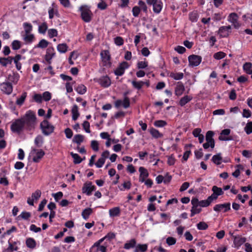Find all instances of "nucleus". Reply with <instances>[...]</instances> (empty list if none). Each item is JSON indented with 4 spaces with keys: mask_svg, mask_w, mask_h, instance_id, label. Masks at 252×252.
I'll return each mask as SVG.
<instances>
[{
    "mask_svg": "<svg viewBox=\"0 0 252 252\" xmlns=\"http://www.w3.org/2000/svg\"><path fill=\"white\" fill-rule=\"evenodd\" d=\"M21 119L24 121V126H26L28 129L31 130L34 128L36 123V117L32 111H28L24 117Z\"/></svg>",
    "mask_w": 252,
    "mask_h": 252,
    "instance_id": "obj_1",
    "label": "nucleus"
},
{
    "mask_svg": "<svg viewBox=\"0 0 252 252\" xmlns=\"http://www.w3.org/2000/svg\"><path fill=\"white\" fill-rule=\"evenodd\" d=\"M42 133L45 135H49L53 132L54 126L48 121L43 120L40 125Z\"/></svg>",
    "mask_w": 252,
    "mask_h": 252,
    "instance_id": "obj_2",
    "label": "nucleus"
},
{
    "mask_svg": "<svg viewBox=\"0 0 252 252\" xmlns=\"http://www.w3.org/2000/svg\"><path fill=\"white\" fill-rule=\"evenodd\" d=\"M81 11V17L83 20L85 22H89L92 19V12L86 6H81L80 8Z\"/></svg>",
    "mask_w": 252,
    "mask_h": 252,
    "instance_id": "obj_3",
    "label": "nucleus"
},
{
    "mask_svg": "<svg viewBox=\"0 0 252 252\" xmlns=\"http://www.w3.org/2000/svg\"><path fill=\"white\" fill-rule=\"evenodd\" d=\"M24 126V121L22 119L16 120L11 126V129L13 132L19 133Z\"/></svg>",
    "mask_w": 252,
    "mask_h": 252,
    "instance_id": "obj_4",
    "label": "nucleus"
},
{
    "mask_svg": "<svg viewBox=\"0 0 252 252\" xmlns=\"http://www.w3.org/2000/svg\"><path fill=\"white\" fill-rule=\"evenodd\" d=\"M198 199L197 198H193L191 199V203L192 205V208L191 209L190 216L193 217L195 214H199L201 211V208H198L197 204Z\"/></svg>",
    "mask_w": 252,
    "mask_h": 252,
    "instance_id": "obj_5",
    "label": "nucleus"
},
{
    "mask_svg": "<svg viewBox=\"0 0 252 252\" xmlns=\"http://www.w3.org/2000/svg\"><path fill=\"white\" fill-rule=\"evenodd\" d=\"M202 58L198 55H192L189 57V62L190 65L198 66L201 63Z\"/></svg>",
    "mask_w": 252,
    "mask_h": 252,
    "instance_id": "obj_6",
    "label": "nucleus"
},
{
    "mask_svg": "<svg viewBox=\"0 0 252 252\" xmlns=\"http://www.w3.org/2000/svg\"><path fill=\"white\" fill-rule=\"evenodd\" d=\"M0 90L2 92L7 94H10L13 91L12 85L10 82H3L0 85Z\"/></svg>",
    "mask_w": 252,
    "mask_h": 252,
    "instance_id": "obj_7",
    "label": "nucleus"
},
{
    "mask_svg": "<svg viewBox=\"0 0 252 252\" xmlns=\"http://www.w3.org/2000/svg\"><path fill=\"white\" fill-rule=\"evenodd\" d=\"M128 67L129 65L128 63L126 62H123L120 64L119 66L115 70V74L118 76H121L124 73L125 69Z\"/></svg>",
    "mask_w": 252,
    "mask_h": 252,
    "instance_id": "obj_8",
    "label": "nucleus"
},
{
    "mask_svg": "<svg viewBox=\"0 0 252 252\" xmlns=\"http://www.w3.org/2000/svg\"><path fill=\"white\" fill-rule=\"evenodd\" d=\"M97 82L103 88H107L110 86L111 80L107 76H103L97 79Z\"/></svg>",
    "mask_w": 252,
    "mask_h": 252,
    "instance_id": "obj_9",
    "label": "nucleus"
},
{
    "mask_svg": "<svg viewBox=\"0 0 252 252\" xmlns=\"http://www.w3.org/2000/svg\"><path fill=\"white\" fill-rule=\"evenodd\" d=\"M95 187L94 186L92 185V182L86 183L82 188V191L83 193H86L87 195H90L91 194L92 192L95 190Z\"/></svg>",
    "mask_w": 252,
    "mask_h": 252,
    "instance_id": "obj_10",
    "label": "nucleus"
},
{
    "mask_svg": "<svg viewBox=\"0 0 252 252\" xmlns=\"http://www.w3.org/2000/svg\"><path fill=\"white\" fill-rule=\"evenodd\" d=\"M223 210V212H226L230 210V203H227L221 204H217L214 207V210L217 212H220Z\"/></svg>",
    "mask_w": 252,
    "mask_h": 252,
    "instance_id": "obj_11",
    "label": "nucleus"
},
{
    "mask_svg": "<svg viewBox=\"0 0 252 252\" xmlns=\"http://www.w3.org/2000/svg\"><path fill=\"white\" fill-rule=\"evenodd\" d=\"M139 171L140 172L139 181V182L143 183L149 176L148 171L147 169L143 167H140L139 168Z\"/></svg>",
    "mask_w": 252,
    "mask_h": 252,
    "instance_id": "obj_12",
    "label": "nucleus"
},
{
    "mask_svg": "<svg viewBox=\"0 0 252 252\" xmlns=\"http://www.w3.org/2000/svg\"><path fill=\"white\" fill-rule=\"evenodd\" d=\"M32 152H36V155L32 158V160L35 163H38L40 161L41 159L45 155V152L41 149L36 150V149H33Z\"/></svg>",
    "mask_w": 252,
    "mask_h": 252,
    "instance_id": "obj_13",
    "label": "nucleus"
},
{
    "mask_svg": "<svg viewBox=\"0 0 252 252\" xmlns=\"http://www.w3.org/2000/svg\"><path fill=\"white\" fill-rule=\"evenodd\" d=\"M55 52L53 47H49L46 51L45 60L49 64L51 63V60L55 56Z\"/></svg>",
    "mask_w": 252,
    "mask_h": 252,
    "instance_id": "obj_14",
    "label": "nucleus"
},
{
    "mask_svg": "<svg viewBox=\"0 0 252 252\" xmlns=\"http://www.w3.org/2000/svg\"><path fill=\"white\" fill-rule=\"evenodd\" d=\"M231 26H222L219 30V33L221 37H225L229 35Z\"/></svg>",
    "mask_w": 252,
    "mask_h": 252,
    "instance_id": "obj_15",
    "label": "nucleus"
},
{
    "mask_svg": "<svg viewBox=\"0 0 252 252\" xmlns=\"http://www.w3.org/2000/svg\"><path fill=\"white\" fill-rule=\"evenodd\" d=\"M228 20L233 24L235 28L238 29L240 27V25L238 22V16L236 13H231L229 16Z\"/></svg>",
    "mask_w": 252,
    "mask_h": 252,
    "instance_id": "obj_16",
    "label": "nucleus"
},
{
    "mask_svg": "<svg viewBox=\"0 0 252 252\" xmlns=\"http://www.w3.org/2000/svg\"><path fill=\"white\" fill-rule=\"evenodd\" d=\"M214 135V132L211 130L208 131L206 134V142L210 143L211 148L212 149L214 148L215 144V140L213 138Z\"/></svg>",
    "mask_w": 252,
    "mask_h": 252,
    "instance_id": "obj_17",
    "label": "nucleus"
},
{
    "mask_svg": "<svg viewBox=\"0 0 252 252\" xmlns=\"http://www.w3.org/2000/svg\"><path fill=\"white\" fill-rule=\"evenodd\" d=\"M230 133V129H224L222 130L220 133V135L219 137V139L221 141H229L232 140V138L230 137H225L228 135Z\"/></svg>",
    "mask_w": 252,
    "mask_h": 252,
    "instance_id": "obj_18",
    "label": "nucleus"
},
{
    "mask_svg": "<svg viewBox=\"0 0 252 252\" xmlns=\"http://www.w3.org/2000/svg\"><path fill=\"white\" fill-rule=\"evenodd\" d=\"M234 244L237 247H239L246 241V238L240 236H233Z\"/></svg>",
    "mask_w": 252,
    "mask_h": 252,
    "instance_id": "obj_19",
    "label": "nucleus"
},
{
    "mask_svg": "<svg viewBox=\"0 0 252 252\" xmlns=\"http://www.w3.org/2000/svg\"><path fill=\"white\" fill-rule=\"evenodd\" d=\"M185 91V87L183 83L180 82L177 83L175 88V93L177 96L181 95Z\"/></svg>",
    "mask_w": 252,
    "mask_h": 252,
    "instance_id": "obj_20",
    "label": "nucleus"
},
{
    "mask_svg": "<svg viewBox=\"0 0 252 252\" xmlns=\"http://www.w3.org/2000/svg\"><path fill=\"white\" fill-rule=\"evenodd\" d=\"M153 6L154 12L156 13H159L162 7V3L160 0H157L154 2Z\"/></svg>",
    "mask_w": 252,
    "mask_h": 252,
    "instance_id": "obj_21",
    "label": "nucleus"
},
{
    "mask_svg": "<svg viewBox=\"0 0 252 252\" xmlns=\"http://www.w3.org/2000/svg\"><path fill=\"white\" fill-rule=\"evenodd\" d=\"M12 61V57H8L7 58L0 57V64L5 67L6 66L8 63L11 64Z\"/></svg>",
    "mask_w": 252,
    "mask_h": 252,
    "instance_id": "obj_22",
    "label": "nucleus"
},
{
    "mask_svg": "<svg viewBox=\"0 0 252 252\" xmlns=\"http://www.w3.org/2000/svg\"><path fill=\"white\" fill-rule=\"evenodd\" d=\"M102 61L106 63L110 60V55L108 50H103L100 53Z\"/></svg>",
    "mask_w": 252,
    "mask_h": 252,
    "instance_id": "obj_23",
    "label": "nucleus"
},
{
    "mask_svg": "<svg viewBox=\"0 0 252 252\" xmlns=\"http://www.w3.org/2000/svg\"><path fill=\"white\" fill-rule=\"evenodd\" d=\"M26 244L27 247L33 249L35 248L36 243L34 239L29 238L26 239Z\"/></svg>",
    "mask_w": 252,
    "mask_h": 252,
    "instance_id": "obj_24",
    "label": "nucleus"
},
{
    "mask_svg": "<svg viewBox=\"0 0 252 252\" xmlns=\"http://www.w3.org/2000/svg\"><path fill=\"white\" fill-rule=\"evenodd\" d=\"M192 98V97L189 95H185L182 97L179 101V105L181 106H183L186 105L187 103L189 102Z\"/></svg>",
    "mask_w": 252,
    "mask_h": 252,
    "instance_id": "obj_25",
    "label": "nucleus"
},
{
    "mask_svg": "<svg viewBox=\"0 0 252 252\" xmlns=\"http://www.w3.org/2000/svg\"><path fill=\"white\" fill-rule=\"evenodd\" d=\"M72 114V120L76 121L79 116V113L78 112V108L76 105H74L71 110Z\"/></svg>",
    "mask_w": 252,
    "mask_h": 252,
    "instance_id": "obj_26",
    "label": "nucleus"
},
{
    "mask_svg": "<svg viewBox=\"0 0 252 252\" xmlns=\"http://www.w3.org/2000/svg\"><path fill=\"white\" fill-rule=\"evenodd\" d=\"M147 244H138L135 248L134 252H145L147 250Z\"/></svg>",
    "mask_w": 252,
    "mask_h": 252,
    "instance_id": "obj_27",
    "label": "nucleus"
},
{
    "mask_svg": "<svg viewBox=\"0 0 252 252\" xmlns=\"http://www.w3.org/2000/svg\"><path fill=\"white\" fill-rule=\"evenodd\" d=\"M136 244V241L135 239H132L129 241L127 242L124 245V248L125 249L128 250L134 248Z\"/></svg>",
    "mask_w": 252,
    "mask_h": 252,
    "instance_id": "obj_28",
    "label": "nucleus"
},
{
    "mask_svg": "<svg viewBox=\"0 0 252 252\" xmlns=\"http://www.w3.org/2000/svg\"><path fill=\"white\" fill-rule=\"evenodd\" d=\"M109 215L111 217L118 216L120 214V209L119 207H114L109 210Z\"/></svg>",
    "mask_w": 252,
    "mask_h": 252,
    "instance_id": "obj_29",
    "label": "nucleus"
},
{
    "mask_svg": "<svg viewBox=\"0 0 252 252\" xmlns=\"http://www.w3.org/2000/svg\"><path fill=\"white\" fill-rule=\"evenodd\" d=\"M84 139V137L83 135L81 134H76L74 136L72 141L73 143H77L78 145H80L83 141Z\"/></svg>",
    "mask_w": 252,
    "mask_h": 252,
    "instance_id": "obj_30",
    "label": "nucleus"
},
{
    "mask_svg": "<svg viewBox=\"0 0 252 252\" xmlns=\"http://www.w3.org/2000/svg\"><path fill=\"white\" fill-rule=\"evenodd\" d=\"M243 69L247 74H252V63H246L243 65Z\"/></svg>",
    "mask_w": 252,
    "mask_h": 252,
    "instance_id": "obj_31",
    "label": "nucleus"
},
{
    "mask_svg": "<svg viewBox=\"0 0 252 252\" xmlns=\"http://www.w3.org/2000/svg\"><path fill=\"white\" fill-rule=\"evenodd\" d=\"M68 46L66 43L59 44L57 46V50L62 53H64L67 51Z\"/></svg>",
    "mask_w": 252,
    "mask_h": 252,
    "instance_id": "obj_32",
    "label": "nucleus"
},
{
    "mask_svg": "<svg viewBox=\"0 0 252 252\" xmlns=\"http://www.w3.org/2000/svg\"><path fill=\"white\" fill-rule=\"evenodd\" d=\"M93 210L90 208H88L84 210L82 213L83 218L87 220L89 218V216L92 213Z\"/></svg>",
    "mask_w": 252,
    "mask_h": 252,
    "instance_id": "obj_33",
    "label": "nucleus"
},
{
    "mask_svg": "<svg viewBox=\"0 0 252 252\" xmlns=\"http://www.w3.org/2000/svg\"><path fill=\"white\" fill-rule=\"evenodd\" d=\"M212 161L216 164L217 165H220L221 164V161L222 160V157L220 156V154H218L217 155H214L212 158Z\"/></svg>",
    "mask_w": 252,
    "mask_h": 252,
    "instance_id": "obj_34",
    "label": "nucleus"
},
{
    "mask_svg": "<svg viewBox=\"0 0 252 252\" xmlns=\"http://www.w3.org/2000/svg\"><path fill=\"white\" fill-rule=\"evenodd\" d=\"M150 132L153 137L156 138H158L162 136V134L160 133L158 130L154 128L150 129Z\"/></svg>",
    "mask_w": 252,
    "mask_h": 252,
    "instance_id": "obj_35",
    "label": "nucleus"
},
{
    "mask_svg": "<svg viewBox=\"0 0 252 252\" xmlns=\"http://www.w3.org/2000/svg\"><path fill=\"white\" fill-rule=\"evenodd\" d=\"M169 76L175 80H178L182 79L184 77L183 73H174L171 72Z\"/></svg>",
    "mask_w": 252,
    "mask_h": 252,
    "instance_id": "obj_36",
    "label": "nucleus"
},
{
    "mask_svg": "<svg viewBox=\"0 0 252 252\" xmlns=\"http://www.w3.org/2000/svg\"><path fill=\"white\" fill-rule=\"evenodd\" d=\"M27 97V93L24 92L22 94L21 96L17 98L16 103L18 105H21L24 102L25 99Z\"/></svg>",
    "mask_w": 252,
    "mask_h": 252,
    "instance_id": "obj_37",
    "label": "nucleus"
},
{
    "mask_svg": "<svg viewBox=\"0 0 252 252\" xmlns=\"http://www.w3.org/2000/svg\"><path fill=\"white\" fill-rule=\"evenodd\" d=\"M70 155L74 159L73 162L75 164H79L82 161V159L77 154H74L71 152Z\"/></svg>",
    "mask_w": 252,
    "mask_h": 252,
    "instance_id": "obj_38",
    "label": "nucleus"
},
{
    "mask_svg": "<svg viewBox=\"0 0 252 252\" xmlns=\"http://www.w3.org/2000/svg\"><path fill=\"white\" fill-rule=\"evenodd\" d=\"M75 90L78 94H84L87 91L86 87L82 84L78 85Z\"/></svg>",
    "mask_w": 252,
    "mask_h": 252,
    "instance_id": "obj_39",
    "label": "nucleus"
},
{
    "mask_svg": "<svg viewBox=\"0 0 252 252\" xmlns=\"http://www.w3.org/2000/svg\"><path fill=\"white\" fill-rule=\"evenodd\" d=\"M11 46L13 50H18L21 47V42L17 40H14L11 43Z\"/></svg>",
    "mask_w": 252,
    "mask_h": 252,
    "instance_id": "obj_40",
    "label": "nucleus"
},
{
    "mask_svg": "<svg viewBox=\"0 0 252 252\" xmlns=\"http://www.w3.org/2000/svg\"><path fill=\"white\" fill-rule=\"evenodd\" d=\"M132 84L134 88L137 90H140L144 85V83H143V81L137 82L136 81H132Z\"/></svg>",
    "mask_w": 252,
    "mask_h": 252,
    "instance_id": "obj_41",
    "label": "nucleus"
},
{
    "mask_svg": "<svg viewBox=\"0 0 252 252\" xmlns=\"http://www.w3.org/2000/svg\"><path fill=\"white\" fill-rule=\"evenodd\" d=\"M212 191L218 196L223 193V191L220 188L214 186L212 188Z\"/></svg>",
    "mask_w": 252,
    "mask_h": 252,
    "instance_id": "obj_42",
    "label": "nucleus"
},
{
    "mask_svg": "<svg viewBox=\"0 0 252 252\" xmlns=\"http://www.w3.org/2000/svg\"><path fill=\"white\" fill-rule=\"evenodd\" d=\"M48 28L47 24L46 23L44 22L38 27L39 32L44 34Z\"/></svg>",
    "mask_w": 252,
    "mask_h": 252,
    "instance_id": "obj_43",
    "label": "nucleus"
},
{
    "mask_svg": "<svg viewBox=\"0 0 252 252\" xmlns=\"http://www.w3.org/2000/svg\"><path fill=\"white\" fill-rule=\"evenodd\" d=\"M49 42L45 39H41L36 47L41 48H45L48 46Z\"/></svg>",
    "mask_w": 252,
    "mask_h": 252,
    "instance_id": "obj_44",
    "label": "nucleus"
},
{
    "mask_svg": "<svg viewBox=\"0 0 252 252\" xmlns=\"http://www.w3.org/2000/svg\"><path fill=\"white\" fill-rule=\"evenodd\" d=\"M245 131L247 134H250L252 133V122H249L247 124L244 128Z\"/></svg>",
    "mask_w": 252,
    "mask_h": 252,
    "instance_id": "obj_45",
    "label": "nucleus"
},
{
    "mask_svg": "<svg viewBox=\"0 0 252 252\" xmlns=\"http://www.w3.org/2000/svg\"><path fill=\"white\" fill-rule=\"evenodd\" d=\"M197 203L198 205L202 207H207L209 206L210 204H211V203L210 202L208 199H207L206 200H201L200 201L198 200Z\"/></svg>",
    "mask_w": 252,
    "mask_h": 252,
    "instance_id": "obj_46",
    "label": "nucleus"
},
{
    "mask_svg": "<svg viewBox=\"0 0 252 252\" xmlns=\"http://www.w3.org/2000/svg\"><path fill=\"white\" fill-rule=\"evenodd\" d=\"M34 38V36L33 34L30 33L26 34L24 37V40L28 43L32 42Z\"/></svg>",
    "mask_w": 252,
    "mask_h": 252,
    "instance_id": "obj_47",
    "label": "nucleus"
},
{
    "mask_svg": "<svg viewBox=\"0 0 252 252\" xmlns=\"http://www.w3.org/2000/svg\"><path fill=\"white\" fill-rule=\"evenodd\" d=\"M237 167H238V169H236L233 173H232V175L237 178L240 174V170H243L244 168L243 166L241 164H238L237 165Z\"/></svg>",
    "mask_w": 252,
    "mask_h": 252,
    "instance_id": "obj_48",
    "label": "nucleus"
},
{
    "mask_svg": "<svg viewBox=\"0 0 252 252\" xmlns=\"http://www.w3.org/2000/svg\"><path fill=\"white\" fill-rule=\"evenodd\" d=\"M226 54L223 52H218L214 55V58L216 60H220L224 58Z\"/></svg>",
    "mask_w": 252,
    "mask_h": 252,
    "instance_id": "obj_49",
    "label": "nucleus"
},
{
    "mask_svg": "<svg viewBox=\"0 0 252 252\" xmlns=\"http://www.w3.org/2000/svg\"><path fill=\"white\" fill-rule=\"evenodd\" d=\"M24 27L25 29V33H30L32 31V25L28 23H25L24 24Z\"/></svg>",
    "mask_w": 252,
    "mask_h": 252,
    "instance_id": "obj_50",
    "label": "nucleus"
},
{
    "mask_svg": "<svg viewBox=\"0 0 252 252\" xmlns=\"http://www.w3.org/2000/svg\"><path fill=\"white\" fill-rule=\"evenodd\" d=\"M43 142V138L41 135H38L34 140V143L37 147H40Z\"/></svg>",
    "mask_w": 252,
    "mask_h": 252,
    "instance_id": "obj_51",
    "label": "nucleus"
},
{
    "mask_svg": "<svg viewBox=\"0 0 252 252\" xmlns=\"http://www.w3.org/2000/svg\"><path fill=\"white\" fill-rule=\"evenodd\" d=\"M197 227L199 230H206L208 227V225L206 222L201 221L197 224Z\"/></svg>",
    "mask_w": 252,
    "mask_h": 252,
    "instance_id": "obj_52",
    "label": "nucleus"
},
{
    "mask_svg": "<svg viewBox=\"0 0 252 252\" xmlns=\"http://www.w3.org/2000/svg\"><path fill=\"white\" fill-rule=\"evenodd\" d=\"M189 19L192 22H196L197 20L198 17V14L196 12L193 11L189 14Z\"/></svg>",
    "mask_w": 252,
    "mask_h": 252,
    "instance_id": "obj_53",
    "label": "nucleus"
},
{
    "mask_svg": "<svg viewBox=\"0 0 252 252\" xmlns=\"http://www.w3.org/2000/svg\"><path fill=\"white\" fill-rule=\"evenodd\" d=\"M97 7L101 10H104L107 8V4L104 0H100V2L97 4Z\"/></svg>",
    "mask_w": 252,
    "mask_h": 252,
    "instance_id": "obj_54",
    "label": "nucleus"
},
{
    "mask_svg": "<svg viewBox=\"0 0 252 252\" xmlns=\"http://www.w3.org/2000/svg\"><path fill=\"white\" fill-rule=\"evenodd\" d=\"M122 106L125 108H127L130 106V100L128 97L125 96L123 101H122Z\"/></svg>",
    "mask_w": 252,
    "mask_h": 252,
    "instance_id": "obj_55",
    "label": "nucleus"
},
{
    "mask_svg": "<svg viewBox=\"0 0 252 252\" xmlns=\"http://www.w3.org/2000/svg\"><path fill=\"white\" fill-rule=\"evenodd\" d=\"M166 124V122L163 120H158L154 122V125L157 127H163Z\"/></svg>",
    "mask_w": 252,
    "mask_h": 252,
    "instance_id": "obj_56",
    "label": "nucleus"
},
{
    "mask_svg": "<svg viewBox=\"0 0 252 252\" xmlns=\"http://www.w3.org/2000/svg\"><path fill=\"white\" fill-rule=\"evenodd\" d=\"M48 35L50 38L57 36L58 35V32L56 29H52L48 30Z\"/></svg>",
    "mask_w": 252,
    "mask_h": 252,
    "instance_id": "obj_57",
    "label": "nucleus"
},
{
    "mask_svg": "<svg viewBox=\"0 0 252 252\" xmlns=\"http://www.w3.org/2000/svg\"><path fill=\"white\" fill-rule=\"evenodd\" d=\"M42 99L46 101H49L51 98V94L49 92H45L43 94L42 96Z\"/></svg>",
    "mask_w": 252,
    "mask_h": 252,
    "instance_id": "obj_58",
    "label": "nucleus"
},
{
    "mask_svg": "<svg viewBox=\"0 0 252 252\" xmlns=\"http://www.w3.org/2000/svg\"><path fill=\"white\" fill-rule=\"evenodd\" d=\"M31 217V214L29 212H23L18 217H21L24 220H28Z\"/></svg>",
    "mask_w": 252,
    "mask_h": 252,
    "instance_id": "obj_59",
    "label": "nucleus"
},
{
    "mask_svg": "<svg viewBox=\"0 0 252 252\" xmlns=\"http://www.w3.org/2000/svg\"><path fill=\"white\" fill-rule=\"evenodd\" d=\"M41 192L40 190H36L32 194V197L33 199L38 200L41 196Z\"/></svg>",
    "mask_w": 252,
    "mask_h": 252,
    "instance_id": "obj_60",
    "label": "nucleus"
},
{
    "mask_svg": "<svg viewBox=\"0 0 252 252\" xmlns=\"http://www.w3.org/2000/svg\"><path fill=\"white\" fill-rule=\"evenodd\" d=\"M133 15L134 17H138L140 12V8L139 7L135 6L133 7L132 10Z\"/></svg>",
    "mask_w": 252,
    "mask_h": 252,
    "instance_id": "obj_61",
    "label": "nucleus"
},
{
    "mask_svg": "<svg viewBox=\"0 0 252 252\" xmlns=\"http://www.w3.org/2000/svg\"><path fill=\"white\" fill-rule=\"evenodd\" d=\"M91 146L94 151L96 152L98 150V143L97 141H92Z\"/></svg>",
    "mask_w": 252,
    "mask_h": 252,
    "instance_id": "obj_62",
    "label": "nucleus"
},
{
    "mask_svg": "<svg viewBox=\"0 0 252 252\" xmlns=\"http://www.w3.org/2000/svg\"><path fill=\"white\" fill-rule=\"evenodd\" d=\"M115 43L118 45L121 46L124 44V40L122 37L120 36H117L114 38Z\"/></svg>",
    "mask_w": 252,
    "mask_h": 252,
    "instance_id": "obj_63",
    "label": "nucleus"
},
{
    "mask_svg": "<svg viewBox=\"0 0 252 252\" xmlns=\"http://www.w3.org/2000/svg\"><path fill=\"white\" fill-rule=\"evenodd\" d=\"M176 239L172 237H169L166 239V243L169 245H173L176 244Z\"/></svg>",
    "mask_w": 252,
    "mask_h": 252,
    "instance_id": "obj_64",
    "label": "nucleus"
}]
</instances>
